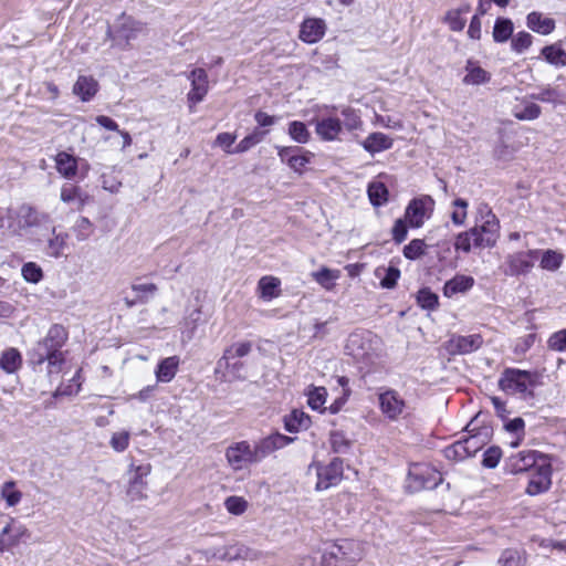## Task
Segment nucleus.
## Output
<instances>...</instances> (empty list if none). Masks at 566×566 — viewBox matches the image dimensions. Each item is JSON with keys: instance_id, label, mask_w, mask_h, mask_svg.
<instances>
[{"instance_id": "f257e3e1", "label": "nucleus", "mask_w": 566, "mask_h": 566, "mask_svg": "<svg viewBox=\"0 0 566 566\" xmlns=\"http://www.w3.org/2000/svg\"><path fill=\"white\" fill-rule=\"evenodd\" d=\"M66 340V329L59 324L52 325L46 335L28 352V361L32 369L45 371L49 378L57 376L65 364L62 348Z\"/></svg>"}, {"instance_id": "f03ea898", "label": "nucleus", "mask_w": 566, "mask_h": 566, "mask_svg": "<svg viewBox=\"0 0 566 566\" xmlns=\"http://www.w3.org/2000/svg\"><path fill=\"white\" fill-rule=\"evenodd\" d=\"M295 440L280 432L271 433L251 444L249 441L231 443L226 449L228 465L233 471H242L258 464L273 452L283 449Z\"/></svg>"}, {"instance_id": "7ed1b4c3", "label": "nucleus", "mask_w": 566, "mask_h": 566, "mask_svg": "<svg viewBox=\"0 0 566 566\" xmlns=\"http://www.w3.org/2000/svg\"><path fill=\"white\" fill-rule=\"evenodd\" d=\"M500 238V221L491 207L481 202L476 207L475 226L460 232L454 240L455 251L470 253L472 249L493 248Z\"/></svg>"}, {"instance_id": "20e7f679", "label": "nucleus", "mask_w": 566, "mask_h": 566, "mask_svg": "<svg viewBox=\"0 0 566 566\" xmlns=\"http://www.w3.org/2000/svg\"><path fill=\"white\" fill-rule=\"evenodd\" d=\"M361 558L360 544L357 541L344 538L324 548L321 566H354Z\"/></svg>"}, {"instance_id": "39448f33", "label": "nucleus", "mask_w": 566, "mask_h": 566, "mask_svg": "<svg viewBox=\"0 0 566 566\" xmlns=\"http://www.w3.org/2000/svg\"><path fill=\"white\" fill-rule=\"evenodd\" d=\"M499 386L507 394L518 395L524 399L533 398L535 374L517 368H506L499 380Z\"/></svg>"}, {"instance_id": "423d86ee", "label": "nucleus", "mask_w": 566, "mask_h": 566, "mask_svg": "<svg viewBox=\"0 0 566 566\" xmlns=\"http://www.w3.org/2000/svg\"><path fill=\"white\" fill-rule=\"evenodd\" d=\"M443 481L442 474L429 464L413 463L410 465L406 490L410 493H417L422 490H433Z\"/></svg>"}, {"instance_id": "0eeeda50", "label": "nucleus", "mask_w": 566, "mask_h": 566, "mask_svg": "<svg viewBox=\"0 0 566 566\" xmlns=\"http://www.w3.org/2000/svg\"><path fill=\"white\" fill-rule=\"evenodd\" d=\"M345 353L365 367L371 366L378 357L377 347L369 333H353L349 335Z\"/></svg>"}, {"instance_id": "6e6552de", "label": "nucleus", "mask_w": 566, "mask_h": 566, "mask_svg": "<svg viewBox=\"0 0 566 566\" xmlns=\"http://www.w3.org/2000/svg\"><path fill=\"white\" fill-rule=\"evenodd\" d=\"M312 469L315 470L317 476L315 490L324 491L337 485L342 481L344 473V462L340 458H334L327 464L313 462L310 465V470Z\"/></svg>"}, {"instance_id": "1a4fd4ad", "label": "nucleus", "mask_w": 566, "mask_h": 566, "mask_svg": "<svg viewBox=\"0 0 566 566\" xmlns=\"http://www.w3.org/2000/svg\"><path fill=\"white\" fill-rule=\"evenodd\" d=\"M434 209V200L429 195L413 198L405 210V219L411 228H421Z\"/></svg>"}, {"instance_id": "9d476101", "label": "nucleus", "mask_w": 566, "mask_h": 566, "mask_svg": "<svg viewBox=\"0 0 566 566\" xmlns=\"http://www.w3.org/2000/svg\"><path fill=\"white\" fill-rule=\"evenodd\" d=\"M528 475L530 479L525 493L531 496L546 493L552 486L553 468L551 459L547 458L542 460V462H539V464L532 470Z\"/></svg>"}, {"instance_id": "9b49d317", "label": "nucleus", "mask_w": 566, "mask_h": 566, "mask_svg": "<svg viewBox=\"0 0 566 566\" xmlns=\"http://www.w3.org/2000/svg\"><path fill=\"white\" fill-rule=\"evenodd\" d=\"M378 403L381 413L390 421L399 420L407 410L406 400L391 388H386L378 394Z\"/></svg>"}, {"instance_id": "f8f14e48", "label": "nucleus", "mask_w": 566, "mask_h": 566, "mask_svg": "<svg viewBox=\"0 0 566 566\" xmlns=\"http://www.w3.org/2000/svg\"><path fill=\"white\" fill-rule=\"evenodd\" d=\"M548 457L536 450H523L509 457L505 461V470L512 474L531 472L542 460Z\"/></svg>"}, {"instance_id": "ddd939ff", "label": "nucleus", "mask_w": 566, "mask_h": 566, "mask_svg": "<svg viewBox=\"0 0 566 566\" xmlns=\"http://www.w3.org/2000/svg\"><path fill=\"white\" fill-rule=\"evenodd\" d=\"M130 472H133V476L129 480V485L127 489V496L129 501H142L146 499V486L147 482L144 480L150 471V464H140V465H130Z\"/></svg>"}, {"instance_id": "4468645a", "label": "nucleus", "mask_w": 566, "mask_h": 566, "mask_svg": "<svg viewBox=\"0 0 566 566\" xmlns=\"http://www.w3.org/2000/svg\"><path fill=\"white\" fill-rule=\"evenodd\" d=\"M483 345L480 334L455 335L448 343V352L451 355H467L476 352Z\"/></svg>"}, {"instance_id": "2eb2a0df", "label": "nucleus", "mask_w": 566, "mask_h": 566, "mask_svg": "<svg viewBox=\"0 0 566 566\" xmlns=\"http://www.w3.org/2000/svg\"><path fill=\"white\" fill-rule=\"evenodd\" d=\"M188 78L191 81V90L187 97L191 104H198L203 101L205 96L209 91V81L207 72L201 69H195L188 74Z\"/></svg>"}, {"instance_id": "dca6fc26", "label": "nucleus", "mask_w": 566, "mask_h": 566, "mask_svg": "<svg viewBox=\"0 0 566 566\" xmlns=\"http://www.w3.org/2000/svg\"><path fill=\"white\" fill-rule=\"evenodd\" d=\"M343 124L338 117L324 116L315 122V132L324 142H333L342 133Z\"/></svg>"}, {"instance_id": "f3484780", "label": "nucleus", "mask_w": 566, "mask_h": 566, "mask_svg": "<svg viewBox=\"0 0 566 566\" xmlns=\"http://www.w3.org/2000/svg\"><path fill=\"white\" fill-rule=\"evenodd\" d=\"M533 252H517L506 259V269L504 273L510 276L525 274L533 268Z\"/></svg>"}, {"instance_id": "a211bd4d", "label": "nucleus", "mask_w": 566, "mask_h": 566, "mask_svg": "<svg viewBox=\"0 0 566 566\" xmlns=\"http://www.w3.org/2000/svg\"><path fill=\"white\" fill-rule=\"evenodd\" d=\"M325 34V22L322 19H306L301 24L300 39L305 43H316Z\"/></svg>"}, {"instance_id": "6ab92c4d", "label": "nucleus", "mask_w": 566, "mask_h": 566, "mask_svg": "<svg viewBox=\"0 0 566 566\" xmlns=\"http://www.w3.org/2000/svg\"><path fill=\"white\" fill-rule=\"evenodd\" d=\"M360 145L370 155H375L392 147L394 140L384 133L375 132L369 134Z\"/></svg>"}, {"instance_id": "aec40b11", "label": "nucleus", "mask_w": 566, "mask_h": 566, "mask_svg": "<svg viewBox=\"0 0 566 566\" xmlns=\"http://www.w3.org/2000/svg\"><path fill=\"white\" fill-rule=\"evenodd\" d=\"M465 75L462 83L465 85H482L491 81V73L482 69L478 62L468 60L464 66Z\"/></svg>"}, {"instance_id": "412c9836", "label": "nucleus", "mask_w": 566, "mask_h": 566, "mask_svg": "<svg viewBox=\"0 0 566 566\" xmlns=\"http://www.w3.org/2000/svg\"><path fill=\"white\" fill-rule=\"evenodd\" d=\"M179 364L180 358L176 355L161 359L155 370L157 381L170 382L179 369Z\"/></svg>"}, {"instance_id": "4be33fe9", "label": "nucleus", "mask_w": 566, "mask_h": 566, "mask_svg": "<svg viewBox=\"0 0 566 566\" xmlns=\"http://www.w3.org/2000/svg\"><path fill=\"white\" fill-rule=\"evenodd\" d=\"M98 91V83L93 76L80 75L73 86V93L83 102L91 101Z\"/></svg>"}, {"instance_id": "5701e85b", "label": "nucleus", "mask_w": 566, "mask_h": 566, "mask_svg": "<svg viewBox=\"0 0 566 566\" xmlns=\"http://www.w3.org/2000/svg\"><path fill=\"white\" fill-rule=\"evenodd\" d=\"M474 285V279L470 275L458 274L447 281L443 286V294L447 297H452L459 293H465Z\"/></svg>"}, {"instance_id": "b1692460", "label": "nucleus", "mask_w": 566, "mask_h": 566, "mask_svg": "<svg viewBox=\"0 0 566 566\" xmlns=\"http://www.w3.org/2000/svg\"><path fill=\"white\" fill-rule=\"evenodd\" d=\"M526 24L532 31L543 35L551 34L555 30V21L537 11L527 14Z\"/></svg>"}, {"instance_id": "393cba45", "label": "nucleus", "mask_w": 566, "mask_h": 566, "mask_svg": "<svg viewBox=\"0 0 566 566\" xmlns=\"http://www.w3.org/2000/svg\"><path fill=\"white\" fill-rule=\"evenodd\" d=\"M55 166L59 174L64 178L72 179L77 174V159L66 151H60L56 155Z\"/></svg>"}, {"instance_id": "a878e982", "label": "nucleus", "mask_w": 566, "mask_h": 566, "mask_svg": "<svg viewBox=\"0 0 566 566\" xmlns=\"http://www.w3.org/2000/svg\"><path fill=\"white\" fill-rule=\"evenodd\" d=\"M218 557L229 562L239 559L253 560L256 558V553L244 545L235 544L223 548Z\"/></svg>"}, {"instance_id": "bb28decb", "label": "nucleus", "mask_w": 566, "mask_h": 566, "mask_svg": "<svg viewBox=\"0 0 566 566\" xmlns=\"http://www.w3.org/2000/svg\"><path fill=\"white\" fill-rule=\"evenodd\" d=\"M281 281L280 279L271 275L262 276L258 282V290L260 292V297L270 301L277 297L281 293L280 291Z\"/></svg>"}, {"instance_id": "cd10ccee", "label": "nucleus", "mask_w": 566, "mask_h": 566, "mask_svg": "<svg viewBox=\"0 0 566 566\" xmlns=\"http://www.w3.org/2000/svg\"><path fill=\"white\" fill-rule=\"evenodd\" d=\"M60 198L65 203H75L76 209L82 210L88 199V196L77 186L64 185L61 188Z\"/></svg>"}, {"instance_id": "c85d7f7f", "label": "nucleus", "mask_w": 566, "mask_h": 566, "mask_svg": "<svg viewBox=\"0 0 566 566\" xmlns=\"http://www.w3.org/2000/svg\"><path fill=\"white\" fill-rule=\"evenodd\" d=\"M471 6L469 3L462 4L457 9H451L446 13L444 22L449 25L450 30L460 32L464 29L467 20L464 14L469 13Z\"/></svg>"}, {"instance_id": "c756f323", "label": "nucleus", "mask_w": 566, "mask_h": 566, "mask_svg": "<svg viewBox=\"0 0 566 566\" xmlns=\"http://www.w3.org/2000/svg\"><path fill=\"white\" fill-rule=\"evenodd\" d=\"M228 365L221 364V357L217 361L216 374H222L223 378L244 379L242 370L244 364L237 359H227Z\"/></svg>"}, {"instance_id": "7c9ffc66", "label": "nucleus", "mask_w": 566, "mask_h": 566, "mask_svg": "<svg viewBox=\"0 0 566 566\" xmlns=\"http://www.w3.org/2000/svg\"><path fill=\"white\" fill-rule=\"evenodd\" d=\"M310 417L300 410H293L290 415L284 417V428L289 432H298L302 429L310 427Z\"/></svg>"}, {"instance_id": "2f4dec72", "label": "nucleus", "mask_w": 566, "mask_h": 566, "mask_svg": "<svg viewBox=\"0 0 566 566\" xmlns=\"http://www.w3.org/2000/svg\"><path fill=\"white\" fill-rule=\"evenodd\" d=\"M22 365V357L17 348L6 349L0 357V369L7 374H13L20 369Z\"/></svg>"}, {"instance_id": "473e14b6", "label": "nucleus", "mask_w": 566, "mask_h": 566, "mask_svg": "<svg viewBox=\"0 0 566 566\" xmlns=\"http://www.w3.org/2000/svg\"><path fill=\"white\" fill-rule=\"evenodd\" d=\"M541 53L547 63L556 67L566 65V51L560 44L554 43L546 45L542 49Z\"/></svg>"}, {"instance_id": "72a5a7b5", "label": "nucleus", "mask_w": 566, "mask_h": 566, "mask_svg": "<svg viewBox=\"0 0 566 566\" xmlns=\"http://www.w3.org/2000/svg\"><path fill=\"white\" fill-rule=\"evenodd\" d=\"M530 97L532 99L551 103L553 105L565 103V95L549 85L542 87L537 93H532Z\"/></svg>"}, {"instance_id": "f704fd0d", "label": "nucleus", "mask_w": 566, "mask_h": 566, "mask_svg": "<svg viewBox=\"0 0 566 566\" xmlns=\"http://www.w3.org/2000/svg\"><path fill=\"white\" fill-rule=\"evenodd\" d=\"M514 31L513 22L507 18H497L493 27V40L497 43H504L512 38Z\"/></svg>"}, {"instance_id": "c9c22d12", "label": "nucleus", "mask_w": 566, "mask_h": 566, "mask_svg": "<svg viewBox=\"0 0 566 566\" xmlns=\"http://www.w3.org/2000/svg\"><path fill=\"white\" fill-rule=\"evenodd\" d=\"M252 350L251 342H239L227 347L221 356V364H226L227 359H237L248 356Z\"/></svg>"}, {"instance_id": "e433bc0d", "label": "nucleus", "mask_w": 566, "mask_h": 566, "mask_svg": "<svg viewBox=\"0 0 566 566\" xmlns=\"http://www.w3.org/2000/svg\"><path fill=\"white\" fill-rule=\"evenodd\" d=\"M311 275L314 281L322 287L327 291H332L335 286V281L339 277V271L323 266L321 270L313 272Z\"/></svg>"}, {"instance_id": "4c0bfd02", "label": "nucleus", "mask_w": 566, "mask_h": 566, "mask_svg": "<svg viewBox=\"0 0 566 566\" xmlns=\"http://www.w3.org/2000/svg\"><path fill=\"white\" fill-rule=\"evenodd\" d=\"M67 235L63 233H56L55 228L52 230V238L48 240L45 253L52 258H60L66 247Z\"/></svg>"}, {"instance_id": "58836bf2", "label": "nucleus", "mask_w": 566, "mask_h": 566, "mask_svg": "<svg viewBox=\"0 0 566 566\" xmlns=\"http://www.w3.org/2000/svg\"><path fill=\"white\" fill-rule=\"evenodd\" d=\"M266 130H261L259 128H254V130L247 135L240 143L235 146L234 151L237 154H243L260 144L266 136Z\"/></svg>"}, {"instance_id": "ea45409f", "label": "nucleus", "mask_w": 566, "mask_h": 566, "mask_svg": "<svg viewBox=\"0 0 566 566\" xmlns=\"http://www.w3.org/2000/svg\"><path fill=\"white\" fill-rule=\"evenodd\" d=\"M367 192L374 207H380L388 200V189L382 182L369 184Z\"/></svg>"}, {"instance_id": "a19ab883", "label": "nucleus", "mask_w": 566, "mask_h": 566, "mask_svg": "<svg viewBox=\"0 0 566 566\" xmlns=\"http://www.w3.org/2000/svg\"><path fill=\"white\" fill-rule=\"evenodd\" d=\"M144 30V23L133 19L132 17H124L120 24L119 33L128 42L136 39L137 34Z\"/></svg>"}, {"instance_id": "79ce46f5", "label": "nucleus", "mask_w": 566, "mask_h": 566, "mask_svg": "<svg viewBox=\"0 0 566 566\" xmlns=\"http://www.w3.org/2000/svg\"><path fill=\"white\" fill-rule=\"evenodd\" d=\"M525 562L524 554L514 548L504 549L499 558L501 566H524Z\"/></svg>"}, {"instance_id": "37998d69", "label": "nucleus", "mask_w": 566, "mask_h": 566, "mask_svg": "<svg viewBox=\"0 0 566 566\" xmlns=\"http://www.w3.org/2000/svg\"><path fill=\"white\" fill-rule=\"evenodd\" d=\"M130 289L136 293L140 304H146L158 291L155 283H133Z\"/></svg>"}, {"instance_id": "c03bdc74", "label": "nucleus", "mask_w": 566, "mask_h": 566, "mask_svg": "<svg viewBox=\"0 0 566 566\" xmlns=\"http://www.w3.org/2000/svg\"><path fill=\"white\" fill-rule=\"evenodd\" d=\"M417 303L423 310L433 311L439 305V297L430 289L423 287L417 293Z\"/></svg>"}, {"instance_id": "a18cd8bd", "label": "nucleus", "mask_w": 566, "mask_h": 566, "mask_svg": "<svg viewBox=\"0 0 566 566\" xmlns=\"http://www.w3.org/2000/svg\"><path fill=\"white\" fill-rule=\"evenodd\" d=\"M289 135L298 144H306L311 138L306 125L300 120H293L289 124Z\"/></svg>"}, {"instance_id": "49530a36", "label": "nucleus", "mask_w": 566, "mask_h": 566, "mask_svg": "<svg viewBox=\"0 0 566 566\" xmlns=\"http://www.w3.org/2000/svg\"><path fill=\"white\" fill-rule=\"evenodd\" d=\"M468 201L462 198H457L452 202L453 211L451 220L454 226H463L468 217Z\"/></svg>"}, {"instance_id": "de8ad7c7", "label": "nucleus", "mask_w": 566, "mask_h": 566, "mask_svg": "<svg viewBox=\"0 0 566 566\" xmlns=\"http://www.w3.org/2000/svg\"><path fill=\"white\" fill-rule=\"evenodd\" d=\"M313 154L308 150H304L301 148V153H295V155L289 159V167L296 174L302 175L304 168L307 164H310Z\"/></svg>"}, {"instance_id": "09e8293b", "label": "nucleus", "mask_w": 566, "mask_h": 566, "mask_svg": "<svg viewBox=\"0 0 566 566\" xmlns=\"http://www.w3.org/2000/svg\"><path fill=\"white\" fill-rule=\"evenodd\" d=\"M1 497L8 506H15L21 501L22 493L15 489L13 481H8L1 488Z\"/></svg>"}, {"instance_id": "8fccbe9b", "label": "nucleus", "mask_w": 566, "mask_h": 566, "mask_svg": "<svg viewBox=\"0 0 566 566\" xmlns=\"http://www.w3.org/2000/svg\"><path fill=\"white\" fill-rule=\"evenodd\" d=\"M488 438V433L485 432H478L474 434H470L465 439H463V443L467 448V451L469 452L470 457L475 455V453L483 448Z\"/></svg>"}, {"instance_id": "3c124183", "label": "nucleus", "mask_w": 566, "mask_h": 566, "mask_svg": "<svg viewBox=\"0 0 566 566\" xmlns=\"http://www.w3.org/2000/svg\"><path fill=\"white\" fill-rule=\"evenodd\" d=\"M426 247L422 239H413L403 247V256L408 260H417L426 253Z\"/></svg>"}, {"instance_id": "603ef678", "label": "nucleus", "mask_w": 566, "mask_h": 566, "mask_svg": "<svg viewBox=\"0 0 566 566\" xmlns=\"http://www.w3.org/2000/svg\"><path fill=\"white\" fill-rule=\"evenodd\" d=\"M443 453L448 460L452 461H462L467 458H470V454L467 451V448L462 440H458L451 446L447 447L443 450Z\"/></svg>"}, {"instance_id": "864d4df0", "label": "nucleus", "mask_w": 566, "mask_h": 566, "mask_svg": "<svg viewBox=\"0 0 566 566\" xmlns=\"http://www.w3.org/2000/svg\"><path fill=\"white\" fill-rule=\"evenodd\" d=\"M22 277L29 282L36 284L43 279V271L35 262H27L21 269Z\"/></svg>"}, {"instance_id": "5fc2aeb1", "label": "nucleus", "mask_w": 566, "mask_h": 566, "mask_svg": "<svg viewBox=\"0 0 566 566\" xmlns=\"http://www.w3.org/2000/svg\"><path fill=\"white\" fill-rule=\"evenodd\" d=\"M329 443L335 453L345 454L350 448V441L340 431L331 432Z\"/></svg>"}, {"instance_id": "6e6d98bb", "label": "nucleus", "mask_w": 566, "mask_h": 566, "mask_svg": "<svg viewBox=\"0 0 566 566\" xmlns=\"http://www.w3.org/2000/svg\"><path fill=\"white\" fill-rule=\"evenodd\" d=\"M73 231L78 241H85L93 233V223L88 218L80 217L73 227Z\"/></svg>"}, {"instance_id": "4d7b16f0", "label": "nucleus", "mask_w": 566, "mask_h": 566, "mask_svg": "<svg viewBox=\"0 0 566 566\" xmlns=\"http://www.w3.org/2000/svg\"><path fill=\"white\" fill-rule=\"evenodd\" d=\"M536 334L531 333L514 340L513 353L517 356H524L535 344Z\"/></svg>"}, {"instance_id": "13d9d810", "label": "nucleus", "mask_w": 566, "mask_h": 566, "mask_svg": "<svg viewBox=\"0 0 566 566\" xmlns=\"http://www.w3.org/2000/svg\"><path fill=\"white\" fill-rule=\"evenodd\" d=\"M542 113L541 107L535 103H525V105L520 109H515V117L521 120H533L539 117Z\"/></svg>"}, {"instance_id": "bf43d9fd", "label": "nucleus", "mask_w": 566, "mask_h": 566, "mask_svg": "<svg viewBox=\"0 0 566 566\" xmlns=\"http://www.w3.org/2000/svg\"><path fill=\"white\" fill-rule=\"evenodd\" d=\"M533 43V36L528 32L521 31L512 38L511 48L516 53L527 50Z\"/></svg>"}, {"instance_id": "052dcab7", "label": "nucleus", "mask_w": 566, "mask_h": 566, "mask_svg": "<svg viewBox=\"0 0 566 566\" xmlns=\"http://www.w3.org/2000/svg\"><path fill=\"white\" fill-rule=\"evenodd\" d=\"M562 254L553 250H547L544 252L542 256L541 266L548 271H555L562 265Z\"/></svg>"}, {"instance_id": "680f3d73", "label": "nucleus", "mask_w": 566, "mask_h": 566, "mask_svg": "<svg viewBox=\"0 0 566 566\" xmlns=\"http://www.w3.org/2000/svg\"><path fill=\"white\" fill-rule=\"evenodd\" d=\"M502 458V450L500 447L492 446L488 448L483 453L482 465L488 469H494L497 467Z\"/></svg>"}, {"instance_id": "e2e57ef3", "label": "nucleus", "mask_w": 566, "mask_h": 566, "mask_svg": "<svg viewBox=\"0 0 566 566\" xmlns=\"http://www.w3.org/2000/svg\"><path fill=\"white\" fill-rule=\"evenodd\" d=\"M326 396L324 387H315L308 392L307 403L313 410H319L326 401Z\"/></svg>"}, {"instance_id": "0e129e2a", "label": "nucleus", "mask_w": 566, "mask_h": 566, "mask_svg": "<svg viewBox=\"0 0 566 566\" xmlns=\"http://www.w3.org/2000/svg\"><path fill=\"white\" fill-rule=\"evenodd\" d=\"M547 347L558 353L566 352V328L553 333L547 339Z\"/></svg>"}, {"instance_id": "69168bd1", "label": "nucleus", "mask_w": 566, "mask_h": 566, "mask_svg": "<svg viewBox=\"0 0 566 566\" xmlns=\"http://www.w3.org/2000/svg\"><path fill=\"white\" fill-rule=\"evenodd\" d=\"M224 506L229 513L233 515H241L245 512L248 502L241 496L232 495L224 501Z\"/></svg>"}, {"instance_id": "338daca9", "label": "nucleus", "mask_w": 566, "mask_h": 566, "mask_svg": "<svg viewBox=\"0 0 566 566\" xmlns=\"http://www.w3.org/2000/svg\"><path fill=\"white\" fill-rule=\"evenodd\" d=\"M342 115L344 116V126L347 130H356L361 126L360 117L354 109L346 107L342 111Z\"/></svg>"}, {"instance_id": "774afa93", "label": "nucleus", "mask_w": 566, "mask_h": 566, "mask_svg": "<svg viewBox=\"0 0 566 566\" xmlns=\"http://www.w3.org/2000/svg\"><path fill=\"white\" fill-rule=\"evenodd\" d=\"M407 223H408V221L405 218L403 219L400 218L395 221V224L391 229V234H392V240L397 244L402 243L407 238V234H408Z\"/></svg>"}]
</instances>
